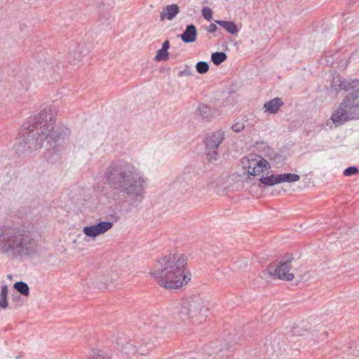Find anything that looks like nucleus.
Masks as SVG:
<instances>
[{"label": "nucleus", "instance_id": "obj_22", "mask_svg": "<svg viewBox=\"0 0 359 359\" xmlns=\"http://www.w3.org/2000/svg\"><path fill=\"white\" fill-rule=\"evenodd\" d=\"M121 351L123 355L132 357L137 353V347L131 341H128L121 346Z\"/></svg>", "mask_w": 359, "mask_h": 359}, {"label": "nucleus", "instance_id": "obj_32", "mask_svg": "<svg viewBox=\"0 0 359 359\" xmlns=\"http://www.w3.org/2000/svg\"><path fill=\"white\" fill-rule=\"evenodd\" d=\"M244 121V118H243L241 121H236L231 126V130L237 133L242 132L245 128Z\"/></svg>", "mask_w": 359, "mask_h": 359}, {"label": "nucleus", "instance_id": "obj_36", "mask_svg": "<svg viewBox=\"0 0 359 359\" xmlns=\"http://www.w3.org/2000/svg\"><path fill=\"white\" fill-rule=\"evenodd\" d=\"M217 29V25L214 23H211L209 25V27H208L207 31L210 33H213V32H216Z\"/></svg>", "mask_w": 359, "mask_h": 359}, {"label": "nucleus", "instance_id": "obj_38", "mask_svg": "<svg viewBox=\"0 0 359 359\" xmlns=\"http://www.w3.org/2000/svg\"><path fill=\"white\" fill-rule=\"evenodd\" d=\"M7 278H8V279H11V278H12V275H8V276H7Z\"/></svg>", "mask_w": 359, "mask_h": 359}, {"label": "nucleus", "instance_id": "obj_16", "mask_svg": "<svg viewBox=\"0 0 359 359\" xmlns=\"http://www.w3.org/2000/svg\"><path fill=\"white\" fill-rule=\"evenodd\" d=\"M197 30L193 24L187 26L185 30L180 35L181 39L186 43H193L196 40Z\"/></svg>", "mask_w": 359, "mask_h": 359}, {"label": "nucleus", "instance_id": "obj_37", "mask_svg": "<svg viewBox=\"0 0 359 359\" xmlns=\"http://www.w3.org/2000/svg\"><path fill=\"white\" fill-rule=\"evenodd\" d=\"M169 48H170V41L168 40H165L163 43V46H162L161 48H164V49L168 50Z\"/></svg>", "mask_w": 359, "mask_h": 359}, {"label": "nucleus", "instance_id": "obj_40", "mask_svg": "<svg viewBox=\"0 0 359 359\" xmlns=\"http://www.w3.org/2000/svg\"><path fill=\"white\" fill-rule=\"evenodd\" d=\"M0 308H1V306L0 305Z\"/></svg>", "mask_w": 359, "mask_h": 359}, {"label": "nucleus", "instance_id": "obj_12", "mask_svg": "<svg viewBox=\"0 0 359 359\" xmlns=\"http://www.w3.org/2000/svg\"><path fill=\"white\" fill-rule=\"evenodd\" d=\"M331 120L336 126H341L350 120L346 110L345 102H341L339 107L333 111Z\"/></svg>", "mask_w": 359, "mask_h": 359}, {"label": "nucleus", "instance_id": "obj_35", "mask_svg": "<svg viewBox=\"0 0 359 359\" xmlns=\"http://www.w3.org/2000/svg\"><path fill=\"white\" fill-rule=\"evenodd\" d=\"M191 74H192L191 68L188 65H185L184 69L183 70L180 71L177 73V76L179 77L189 76Z\"/></svg>", "mask_w": 359, "mask_h": 359}, {"label": "nucleus", "instance_id": "obj_2", "mask_svg": "<svg viewBox=\"0 0 359 359\" xmlns=\"http://www.w3.org/2000/svg\"><path fill=\"white\" fill-rule=\"evenodd\" d=\"M55 118L51 106L45 107L32 118L29 126L22 130L19 142L23 151L31 152L42 148L46 143L47 150L54 149L57 143L69 138L70 130L62 126L54 130Z\"/></svg>", "mask_w": 359, "mask_h": 359}, {"label": "nucleus", "instance_id": "obj_34", "mask_svg": "<svg viewBox=\"0 0 359 359\" xmlns=\"http://www.w3.org/2000/svg\"><path fill=\"white\" fill-rule=\"evenodd\" d=\"M359 172L358 169L355 166H351L346 168L344 171L345 176H352Z\"/></svg>", "mask_w": 359, "mask_h": 359}, {"label": "nucleus", "instance_id": "obj_15", "mask_svg": "<svg viewBox=\"0 0 359 359\" xmlns=\"http://www.w3.org/2000/svg\"><path fill=\"white\" fill-rule=\"evenodd\" d=\"M180 8L177 4H171L163 8L160 13L161 20L163 21L167 19L172 20L179 13Z\"/></svg>", "mask_w": 359, "mask_h": 359}, {"label": "nucleus", "instance_id": "obj_30", "mask_svg": "<svg viewBox=\"0 0 359 359\" xmlns=\"http://www.w3.org/2000/svg\"><path fill=\"white\" fill-rule=\"evenodd\" d=\"M155 60L158 62L168 60V50L164 48H161L158 50L155 56Z\"/></svg>", "mask_w": 359, "mask_h": 359}, {"label": "nucleus", "instance_id": "obj_31", "mask_svg": "<svg viewBox=\"0 0 359 359\" xmlns=\"http://www.w3.org/2000/svg\"><path fill=\"white\" fill-rule=\"evenodd\" d=\"M196 69L198 73L205 74L209 69V65L206 62L200 61L196 64Z\"/></svg>", "mask_w": 359, "mask_h": 359}, {"label": "nucleus", "instance_id": "obj_4", "mask_svg": "<svg viewBox=\"0 0 359 359\" xmlns=\"http://www.w3.org/2000/svg\"><path fill=\"white\" fill-rule=\"evenodd\" d=\"M37 250V242L33 235L12 226H0V253L18 258L34 256Z\"/></svg>", "mask_w": 359, "mask_h": 359}, {"label": "nucleus", "instance_id": "obj_33", "mask_svg": "<svg viewBox=\"0 0 359 359\" xmlns=\"http://www.w3.org/2000/svg\"><path fill=\"white\" fill-rule=\"evenodd\" d=\"M202 15L207 20H210L212 18V11L209 7H204L202 9Z\"/></svg>", "mask_w": 359, "mask_h": 359}, {"label": "nucleus", "instance_id": "obj_26", "mask_svg": "<svg viewBox=\"0 0 359 359\" xmlns=\"http://www.w3.org/2000/svg\"><path fill=\"white\" fill-rule=\"evenodd\" d=\"M14 288L22 295L28 297L29 294V287L25 282L19 281L13 285Z\"/></svg>", "mask_w": 359, "mask_h": 359}, {"label": "nucleus", "instance_id": "obj_7", "mask_svg": "<svg viewBox=\"0 0 359 359\" xmlns=\"http://www.w3.org/2000/svg\"><path fill=\"white\" fill-rule=\"evenodd\" d=\"M242 164L245 170H247L248 175L252 176L259 175L264 171H268L271 168L269 163L266 159L254 154L243 158Z\"/></svg>", "mask_w": 359, "mask_h": 359}, {"label": "nucleus", "instance_id": "obj_18", "mask_svg": "<svg viewBox=\"0 0 359 359\" xmlns=\"http://www.w3.org/2000/svg\"><path fill=\"white\" fill-rule=\"evenodd\" d=\"M346 110L350 120L359 118V104L348 102L346 104Z\"/></svg>", "mask_w": 359, "mask_h": 359}, {"label": "nucleus", "instance_id": "obj_11", "mask_svg": "<svg viewBox=\"0 0 359 359\" xmlns=\"http://www.w3.org/2000/svg\"><path fill=\"white\" fill-rule=\"evenodd\" d=\"M149 329L153 330L156 334L162 333L163 330L167 327V321L165 319L158 315L151 316L145 323Z\"/></svg>", "mask_w": 359, "mask_h": 359}, {"label": "nucleus", "instance_id": "obj_25", "mask_svg": "<svg viewBox=\"0 0 359 359\" xmlns=\"http://www.w3.org/2000/svg\"><path fill=\"white\" fill-rule=\"evenodd\" d=\"M154 347V345L152 341H144L143 344L137 348V353L141 355H147Z\"/></svg>", "mask_w": 359, "mask_h": 359}, {"label": "nucleus", "instance_id": "obj_23", "mask_svg": "<svg viewBox=\"0 0 359 359\" xmlns=\"http://www.w3.org/2000/svg\"><path fill=\"white\" fill-rule=\"evenodd\" d=\"M88 359H117V355L111 352L97 350L94 351Z\"/></svg>", "mask_w": 359, "mask_h": 359}, {"label": "nucleus", "instance_id": "obj_3", "mask_svg": "<svg viewBox=\"0 0 359 359\" xmlns=\"http://www.w3.org/2000/svg\"><path fill=\"white\" fill-rule=\"evenodd\" d=\"M187 261L182 255L170 254L159 260L150 274L162 287L177 289L191 280L186 269Z\"/></svg>", "mask_w": 359, "mask_h": 359}, {"label": "nucleus", "instance_id": "obj_10", "mask_svg": "<svg viewBox=\"0 0 359 359\" xmlns=\"http://www.w3.org/2000/svg\"><path fill=\"white\" fill-rule=\"evenodd\" d=\"M359 80L358 79L346 80L337 76L333 78L331 88L336 93L341 90L348 91L357 88Z\"/></svg>", "mask_w": 359, "mask_h": 359}, {"label": "nucleus", "instance_id": "obj_14", "mask_svg": "<svg viewBox=\"0 0 359 359\" xmlns=\"http://www.w3.org/2000/svg\"><path fill=\"white\" fill-rule=\"evenodd\" d=\"M93 44L89 39L81 41L76 48L75 54L76 55V59L80 60L81 57L88 55L93 50Z\"/></svg>", "mask_w": 359, "mask_h": 359}, {"label": "nucleus", "instance_id": "obj_28", "mask_svg": "<svg viewBox=\"0 0 359 359\" xmlns=\"http://www.w3.org/2000/svg\"><path fill=\"white\" fill-rule=\"evenodd\" d=\"M353 91L348 93L342 100V102H345V104L348 102H355V101L358 98L359 96V85L357 88L352 90Z\"/></svg>", "mask_w": 359, "mask_h": 359}, {"label": "nucleus", "instance_id": "obj_29", "mask_svg": "<svg viewBox=\"0 0 359 359\" xmlns=\"http://www.w3.org/2000/svg\"><path fill=\"white\" fill-rule=\"evenodd\" d=\"M7 294H8L7 286L4 285L1 288V299H0V305L1 306V308H3V309H5L8 306Z\"/></svg>", "mask_w": 359, "mask_h": 359}, {"label": "nucleus", "instance_id": "obj_21", "mask_svg": "<svg viewBox=\"0 0 359 359\" xmlns=\"http://www.w3.org/2000/svg\"><path fill=\"white\" fill-rule=\"evenodd\" d=\"M216 23L222 27L227 32L231 34H237L238 29L235 22L226 20H217Z\"/></svg>", "mask_w": 359, "mask_h": 359}, {"label": "nucleus", "instance_id": "obj_20", "mask_svg": "<svg viewBox=\"0 0 359 359\" xmlns=\"http://www.w3.org/2000/svg\"><path fill=\"white\" fill-rule=\"evenodd\" d=\"M259 182L265 186H274L280 184L279 175H262L259 178Z\"/></svg>", "mask_w": 359, "mask_h": 359}, {"label": "nucleus", "instance_id": "obj_24", "mask_svg": "<svg viewBox=\"0 0 359 359\" xmlns=\"http://www.w3.org/2000/svg\"><path fill=\"white\" fill-rule=\"evenodd\" d=\"M280 183L283 182H295L299 180L300 176L294 173L279 174Z\"/></svg>", "mask_w": 359, "mask_h": 359}, {"label": "nucleus", "instance_id": "obj_19", "mask_svg": "<svg viewBox=\"0 0 359 359\" xmlns=\"http://www.w3.org/2000/svg\"><path fill=\"white\" fill-rule=\"evenodd\" d=\"M212 115L211 109L207 105H201L197 109L196 116L203 121H210Z\"/></svg>", "mask_w": 359, "mask_h": 359}, {"label": "nucleus", "instance_id": "obj_13", "mask_svg": "<svg viewBox=\"0 0 359 359\" xmlns=\"http://www.w3.org/2000/svg\"><path fill=\"white\" fill-rule=\"evenodd\" d=\"M228 348L226 345L224 346L221 343H212L204 348L203 354L207 356V359H215L216 355H220Z\"/></svg>", "mask_w": 359, "mask_h": 359}, {"label": "nucleus", "instance_id": "obj_8", "mask_svg": "<svg viewBox=\"0 0 359 359\" xmlns=\"http://www.w3.org/2000/svg\"><path fill=\"white\" fill-rule=\"evenodd\" d=\"M225 133L222 129L206 134L204 143L209 160H216L219 154V147L224 140Z\"/></svg>", "mask_w": 359, "mask_h": 359}, {"label": "nucleus", "instance_id": "obj_5", "mask_svg": "<svg viewBox=\"0 0 359 359\" xmlns=\"http://www.w3.org/2000/svg\"><path fill=\"white\" fill-rule=\"evenodd\" d=\"M208 308L205 302L194 296L186 299L177 308L175 314L184 322L201 324L208 316Z\"/></svg>", "mask_w": 359, "mask_h": 359}, {"label": "nucleus", "instance_id": "obj_39", "mask_svg": "<svg viewBox=\"0 0 359 359\" xmlns=\"http://www.w3.org/2000/svg\"><path fill=\"white\" fill-rule=\"evenodd\" d=\"M186 359H192V358L189 357V356H186Z\"/></svg>", "mask_w": 359, "mask_h": 359}, {"label": "nucleus", "instance_id": "obj_27", "mask_svg": "<svg viewBox=\"0 0 359 359\" xmlns=\"http://www.w3.org/2000/svg\"><path fill=\"white\" fill-rule=\"evenodd\" d=\"M227 59L224 52H215L211 55V60L215 65H219Z\"/></svg>", "mask_w": 359, "mask_h": 359}, {"label": "nucleus", "instance_id": "obj_9", "mask_svg": "<svg viewBox=\"0 0 359 359\" xmlns=\"http://www.w3.org/2000/svg\"><path fill=\"white\" fill-rule=\"evenodd\" d=\"M113 226V223L109 221L100 222L96 224L84 226L83 229V233L91 238L97 237L103 234Z\"/></svg>", "mask_w": 359, "mask_h": 359}, {"label": "nucleus", "instance_id": "obj_17", "mask_svg": "<svg viewBox=\"0 0 359 359\" xmlns=\"http://www.w3.org/2000/svg\"><path fill=\"white\" fill-rule=\"evenodd\" d=\"M283 105L282 100L279 97L273 98L266 102L263 107L264 112L275 114H276L280 108Z\"/></svg>", "mask_w": 359, "mask_h": 359}, {"label": "nucleus", "instance_id": "obj_1", "mask_svg": "<svg viewBox=\"0 0 359 359\" xmlns=\"http://www.w3.org/2000/svg\"><path fill=\"white\" fill-rule=\"evenodd\" d=\"M103 176L111 189L109 199L116 201L120 194H123L133 207H137L144 199L147 180L133 163L124 159L114 160L105 168Z\"/></svg>", "mask_w": 359, "mask_h": 359}, {"label": "nucleus", "instance_id": "obj_6", "mask_svg": "<svg viewBox=\"0 0 359 359\" xmlns=\"http://www.w3.org/2000/svg\"><path fill=\"white\" fill-rule=\"evenodd\" d=\"M293 257L290 255L286 260L279 262L276 266L271 264L269 265L264 271L261 272L260 276L264 279L268 278V277H273L286 281L293 280L294 274L290 273L291 269V261Z\"/></svg>", "mask_w": 359, "mask_h": 359}]
</instances>
